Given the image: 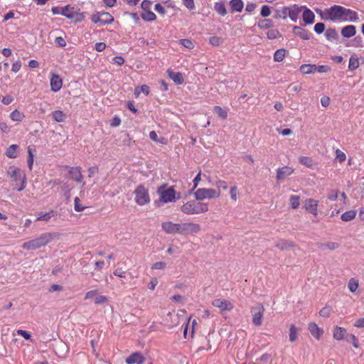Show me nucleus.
I'll return each instance as SVG.
<instances>
[{"label": "nucleus", "instance_id": "obj_53", "mask_svg": "<svg viewBox=\"0 0 364 364\" xmlns=\"http://www.w3.org/2000/svg\"><path fill=\"white\" fill-rule=\"evenodd\" d=\"M10 117L14 121H20L21 119V114L17 109H15L11 113Z\"/></svg>", "mask_w": 364, "mask_h": 364}, {"label": "nucleus", "instance_id": "obj_56", "mask_svg": "<svg viewBox=\"0 0 364 364\" xmlns=\"http://www.w3.org/2000/svg\"><path fill=\"white\" fill-rule=\"evenodd\" d=\"M331 311L330 307L322 308L319 311V315L322 317H328L330 315Z\"/></svg>", "mask_w": 364, "mask_h": 364}, {"label": "nucleus", "instance_id": "obj_13", "mask_svg": "<svg viewBox=\"0 0 364 364\" xmlns=\"http://www.w3.org/2000/svg\"><path fill=\"white\" fill-rule=\"evenodd\" d=\"M145 358L139 352H134L126 358L127 364H143Z\"/></svg>", "mask_w": 364, "mask_h": 364}, {"label": "nucleus", "instance_id": "obj_47", "mask_svg": "<svg viewBox=\"0 0 364 364\" xmlns=\"http://www.w3.org/2000/svg\"><path fill=\"white\" fill-rule=\"evenodd\" d=\"M141 92H144L146 95H148L149 93V86L144 85L141 86L140 87L136 88L134 94L137 97Z\"/></svg>", "mask_w": 364, "mask_h": 364}, {"label": "nucleus", "instance_id": "obj_48", "mask_svg": "<svg viewBox=\"0 0 364 364\" xmlns=\"http://www.w3.org/2000/svg\"><path fill=\"white\" fill-rule=\"evenodd\" d=\"M267 36L269 39L273 40L279 38L280 34L278 30L272 29L267 31Z\"/></svg>", "mask_w": 364, "mask_h": 364}, {"label": "nucleus", "instance_id": "obj_16", "mask_svg": "<svg viewBox=\"0 0 364 364\" xmlns=\"http://www.w3.org/2000/svg\"><path fill=\"white\" fill-rule=\"evenodd\" d=\"M69 168V174L71 178L78 183L82 181V175L80 171V167H68Z\"/></svg>", "mask_w": 364, "mask_h": 364}, {"label": "nucleus", "instance_id": "obj_57", "mask_svg": "<svg viewBox=\"0 0 364 364\" xmlns=\"http://www.w3.org/2000/svg\"><path fill=\"white\" fill-rule=\"evenodd\" d=\"M79 202H80L79 198L75 197V207L74 208H75V210L77 211V212L82 211V210H83L85 208V207L82 205H80Z\"/></svg>", "mask_w": 364, "mask_h": 364}, {"label": "nucleus", "instance_id": "obj_49", "mask_svg": "<svg viewBox=\"0 0 364 364\" xmlns=\"http://www.w3.org/2000/svg\"><path fill=\"white\" fill-rule=\"evenodd\" d=\"M209 42L214 46H218L222 43L223 40L218 36H212L210 38Z\"/></svg>", "mask_w": 364, "mask_h": 364}, {"label": "nucleus", "instance_id": "obj_25", "mask_svg": "<svg viewBox=\"0 0 364 364\" xmlns=\"http://www.w3.org/2000/svg\"><path fill=\"white\" fill-rule=\"evenodd\" d=\"M315 18V15L309 9H306V10L303 13V20L306 24H311L314 23Z\"/></svg>", "mask_w": 364, "mask_h": 364}, {"label": "nucleus", "instance_id": "obj_9", "mask_svg": "<svg viewBox=\"0 0 364 364\" xmlns=\"http://www.w3.org/2000/svg\"><path fill=\"white\" fill-rule=\"evenodd\" d=\"M61 14L69 19H75L76 21H80L82 19V16L77 13L73 7L66 6L61 9Z\"/></svg>", "mask_w": 364, "mask_h": 364}, {"label": "nucleus", "instance_id": "obj_27", "mask_svg": "<svg viewBox=\"0 0 364 364\" xmlns=\"http://www.w3.org/2000/svg\"><path fill=\"white\" fill-rule=\"evenodd\" d=\"M230 5L232 11L240 12L242 11L244 4L242 0H231Z\"/></svg>", "mask_w": 364, "mask_h": 364}, {"label": "nucleus", "instance_id": "obj_18", "mask_svg": "<svg viewBox=\"0 0 364 364\" xmlns=\"http://www.w3.org/2000/svg\"><path fill=\"white\" fill-rule=\"evenodd\" d=\"M275 246L281 250H288L294 247L295 244L289 240H279L275 242Z\"/></svg>", "mask_w": 364, "mask_h": 364}, {"label": "nucleus", "instance_id": "obj_37", "mask_svg": "<svg viewBox=\"0 0 364 364\" xmlns=\"http://www.w3.org/2000/svg\"><path fill=\"white\" fill-rule=\"evenodd\" d=\"M6 155L11 159L16 158L17 156V146L14 144L10 146L6 151Z\"/></svg>", "mask_w": 364, "mask_h": 364}, {"label": "nucleus", "instance_id": "obj_41", "mask_svg": "<svg viewBox=\"0 0 364 364\" xmlns=\"http://www.w3.org/2000/svg\"><path fill=\"white\" fill-rule=\"evenodd\" d=\"M300 197L298 196H291L289 198V204L291 208L296 209L300 205Z\"/></svg>", "mask_w": 364, "mask_h": 364}, {"label": "nucleus", "instance_id": "obj_17", "mask_svg": "<svg viewBox=\"0 0 364 364\" xmlns=\"http://www.w3.org/2000/svg\"><path fill=\"white\" fill-rule=\"evenodd\" d=\"M293 172L294 169L291 167L284 166L281 168H279L277 171V179L278 181H282L287 176L291 175Z\"/></svg>", "mask_w": 364, "mask_h": 364}, {"label": "nucleus", "instance_id": "obj_15", "mask_svg": "<svg viewBox=\"0 0 364 364\" xmlns=\"http://www.w3.org/2000/svg\"><path fill=\"white\" fill-rule=\"evenodd\" d=\"M308 329L311 334L317 340H319L323 333V329L319 328L317 324L314 322L309 324Z\"/></svg>", "mask_w": 364, "mask_h": 364}, {"label": "nucleus", "instance_id": "obj_38", "mask_svg": "<svg viewBox=\"0 0 364 364\" xmlns=\"http://www.w3.org/2000/svg\"><path fill=\"white\" fill-rule=\"evenodd\" d=\"M359 66V60L357 57L352 55L349 60L348 68L350 70L357 69Z\"/></svg>", "mask_w": 364, "mask_h": 364}, {"label": "nucleus", "instance_id": "obj_12", "mask_svg": "<svg viewBox=\"0 0 364 364\" xmlns=\"http://www.w3.org/2000/svg\"><path fill=\"white\" fill-rule=\"evenodd\" d=\"M212 304L218 308L220 311H231L233 309V304L225 299H215L213 301Z\"/></svg>", "mask_w": 364, "mask_h": 364}, {"label": "nucleus", "instance_id": "obj_64", "mask_svg": "<svg viewBox=\"0 0 364 364\" xmlns=\"http://www.w3.org/2000/svg\"><path fill=\"white\" fill-rule=\"evenodd\" d=\"M14 100V98L10 95H6L1 99V102L6 105L11 104Z\"/></svg>", "mask_w": 364, "mask_h": 364}, {"label": "nucleus", "instance_id": "obj_28", "mask_svg": "<svg viewBox=\"0 0 364 364\" xmlns=\"http://www.w3.org/2000/svg\"><path fill=\"white\" fill-rule=\"evenodd\" d=\"M100 19L102 25L109 24L114 21L113 16L109 13L107 12L100 13Z\"/></svg>", "mask_w": 364, "mask_h": 364}, {"label": "nucleus", "instance_id": "obj_39", "mask_svg": "<svg viewBox=\"0 0 364 364\" xmlns=\"http://www.w3.org/2000/svg\"><path fill=\"white\" fill-rule=\"evenodd\" d=\"M273 26V21L271 19H263L259 21L258 27L262 29H268Z\"/></svg>", "mask_w": 364, "mask_h": 364}, {"label": "nucleus", "instance_id": "obj_10", "mask_svg": "<svg viewBox=\"0 0 364 364\" xmlns=\"http://www.w3.org/2000/svg\"><path fill=\"white\" fill-rule=\"evenodd\" d=\"M59 233L58 232H45L41 234L36 239L39 242L41 247H43L53 240L59 239Z\"/></svg>", "mask_w": 364, "mask_h": 364}, {"label": "nucleus", "instance_id": "obj_11", "mask_svg": "<svg viewBox=\"0 0 364 364\" xmlns=\"http://www.w3.org/2000/svg\"><path fill=\"white\" fill-rule=\"evenodd\" d=\"M162 230L168 234H181V223H173L171 221L161 224Z\"/></svg>", "mask_w": 364, "mask_h": 364}, {"label": "nucleus", "instance_id": "obj_33", "mask_svg": "<svg viewBox=\"0 0 364 364\" xmlns=\"http://www.w3.org/2000/svg\"><path fill=\"white\" fill-rule=\"evenodd\" d=\"M346 333V330L345 328L336 326L333 331V338L336 340H341L343 338Z\"/></svg>", "mask_w": 364, "mask_h": 364}, {"label": "nucleus", "instance_id": "obj_60", "mask_svg": "<svg viewBox=\"0 0 364 364\" xmlns=\"http://www.w3.org/2000/svg\"><path fill=\"white\" fill-rule=\"evenodd\" d=\"M166 267V263L164 262H156L154 263L152 267H151V269H163Z\"/></svg>", "mask_w": 364, "mask_h": 364}, {"label": "nucleus", "instance_id": "obj_3", "mask_svg": "<svg viewBox=\"0 0 364 364\" xmlns=\"http://www.w3.org/2000/svg\"><path fill=\"white\" fill-rule=\"evenodd\" d=\"M134 200L139 205H144L150 203L148 190L143 185H139L134 191Z\"/></svg>", "mask_w": 364, "mask_h": 364}, {"label": "nucleus", "instance_id": "obj_34", "mask_svg": "<svg viewBox=\"0 0 364 364\" xmlns=\"http://www.w3.org/2000/svg\"><path fill=\"white\" fill-rule=\"evenodd\" d=\"M356 216V212L355 210H350L348 211L345 212L341 215V219L343 221L348 222L352 220H353Z\"/></svg>", "mask_w": 364, "mask_h": 364}, {"label": "nucleus", "instance_id": "obj_61", "mask_svg": "<svg viewBox=\"0 0 364 364\" xmlns=\"http://www.w3.org/2000/svg\"><path fill=\"white\" fill-rule=\"evenodd\" d=\"M107 301V298L105 296H98L95 299V303L96 304H104Z\"/></svg>", "mask_w": 364, "mask_h": 364}, {"label": "nucleus", "instance_id": "obj_50", "mask_svg": "<svg viewBox=\"0 0 364 364\" xmlns=\"http://www.w3.org/2000/svg\"><path fill=\"white\" fill-rule=\"evenodd\" d=\"M299 162L307 167H310L312 165V159L307 156H301L299 159Z\"/></svg>", "mask_w": 364, "mask_h": 364}, {"label": "nucleus", "instance_id": "obj_14", "mask_svg": "<svg viewBox=\"0 0 364 364\" xmlns=\"http://www.w3.org/2000/svg\"><path fill=\"white\" fill-rule=\"evenodd\" d=\"M317 207H318V201L309 198L305 200L304 208L306 211L311 213L314 215H317Z\"/></svg>", "mask_w": 364, "mask_h": 364}, {"label": "nucleus", "instance_id": "obj_29", "mask_svg": "<svg viewBox=\"0 0 364 364\" xmlns=\"http://www.w3.org/2000/svg\"><path fill=\"white\" fill-rule=\"evenodd\" d=\"M214 9L218 14H220L223 16H224L227 14V10H226L225 6L224 3L222 1L215 2V5H214Z\"/></svg>", "mask_w": 364, "mask_h": 364}, {"label": "nucleus", "instance_id": "obj_21", "mask_svg": "<svg viewBox=\"0 0 364 364\" xmlns=\"http://www.w3.org/2000/svg\"><path fill=\"white\" fill-rule=\"evenodd\" d=\"M341 35L344 38H349L353 37V36H354L355 35V33H356V28L353 25H348V26H346L343 27L341 29Z\"/></svg>", "mask_w": 364, "mask_h": 364}, {"label": "nucleus", "instance_id": "obj_30", "mask_svg": "<svg viewBox=\"0 0 364 364\" xmlns=\"http://www.w3.org/2000/svg\"><path fill=\"white\" fill-rule=\"evenodd\" d=\"M40 247H41V246L36 238L31 240L27 242H24V249L36 250Z\"/></svg>", "mask_w": 364, "mask_h": 364}, {"label": "nucleus", "instance_id": "obj_6", "mask_svg": "<svg viewBox=\"0 0 364 364\" xmlns=\"http://www.w3.org/2000/svg\"><path fill=\"white\" fill-rule=\"evenodd\" d=\"M7 176L11 181L16 182V185H19L16 189L18 191L23 190V180L21 179V170L14 166H10L7 171Z\"/></svg>", "mask_w": 364, "mask_h": 364}, {"label": "nucleus", "instance_id": "obj_4", "mask_svg": "<svg viewBox=\"0 0 364 364\" xmlns=\"http://www.w3.org/2000/svg\"><path fill=\"white\" fill-rule=\"evenodd\" d=\"M220 191L212 188H199L195 192V197L198 200L218 198Z\"/></svg>", "mask_w": 364, "mask_h": 364}, {"label": "nucleus", "instance_id": "obj_24", "mask_svg": "<svg viewBox=\"0 0 364 364\" xmlns=\"http://www.w3.org/2000/svg\"><path fill=\"white\" fill-rule=\"evenodd\" d=\"M168 74L169 77L171 80H173V82L177 85H181L184 81L183 75L181 73H178V72L176 73V72L168 70Z\"/></svg>", "mask_w": 364, "mask_h": 364}, {"label": "nucleus", "instance_id": "obj_20", "mask_svg": "<svg viewBox=\"0 0 364 364\" xmlns=\"http://www.w3.org/2000/svg\"><path fill=\"white\" fill-rule=\"evenodd\" d=\"M63 82L61 78L58 75H53L50 79L51 90L58 92L62 87Z\"/></svg>", "mask_w": 364, "mask_h": 364}, {"label": "nucleus", "instance_id": "obj_42", "mask_svg": "<svg viewBox=\"0 0 364 364\" xmlns=\"http://www.w3.org/2000/svg\"><path fill=\"white\" fill-rule=\"evenodd\" d=\"M214 112L218 114V116L221 118L222 119H225L228 117V113L227 112L223 109L220 106H215L214 107Z\"/></svg>", "mask_w": 364, "mask_h": 364}, {"label": "nucleus", "instance_id": "obj_36", "mask_svg": "<svg viewBox=\"0 0 364 364\" xmlns=\"http://www.w3.org/2000/svg\"><path fill=\"white\" fill-rule=\"evenodd\" d=\"M325 36L328 40H337L338 38V32L335 28H328L326 31Z\"/></svg>", "mask_w": 364, "mask_h": 364}, {"label": "nucleus", "instance_id": "obj_45", "mask_svg": "<svg viewBox=\"0 0 364 364\" xmlns=\"http://www.w3.org/2000/svg\"><path fill=\"white\" fill-rule=\"evenodd\" d=\"M53 215H54L53 211H50V212H48V213H46L44 214L39 215L38 217L36 218V221L43 220V221L48 222L50 220V219Z\"/></svg>", "mask_w": 364, "mask_h": 364}, {"label": "nucleus", "instance_id": "obj_54", "mask_svg": "<svg viewBox=\"0 0 364 364\" xmlns=\"http://www.w3.org/2000/svg\"><path fill=\"white\" fill-rule=\"evenodd\" d=\"M183 4L189 10L195 9L194 0H183Z\"/></svg>", "mask_w": 364, "mask_h": 364}, {"label": "nucleus", "instance_id": "obj_31", "mask_svg": "<svg viewBox=\"0 0 364 364\" xmlns=\"http://www.w3.org/2000/svg\"><path fill=\"white\" fill-rule=\"evenodd\" d=\"M300 70L304 74H311L316 72V65L304 64L300 67Z\"/></svg>", "mask_w": 364, "mask_h": 364}, {"label": "nucleus", "instance_id": "obj_52", "mask_svg": "<svg viewBox=\"0 0 364 364\" xmlns=\"http://www.w3.org/2000/svg\"><path fill=\"white\" fill-rule=\"evenodd\" d=\"M325 30V25L323 23H317L314 26V31L316 33L321 34Z\"/></svg>", "mask_w": 364, "mask_h": 364}, {"label": "nucleus", "instance_id": "obj_32", "mask_svg": "<svg viewBox=\"0 0 364 364\" xmlns=\"http://www.w3.org/2000/svg\"><path fill=\"white\" fill-rule=\"evenodd\" d=\"M289 7L284 6L281 9H277L275 11L274 18L285 19L288 16Z\"/></svg>", "mask_w": 364, "mask_h": 364}, {"label": "nucleus", "instance_id": "obj_63", "mask_svg": "<svg viewBox=\"0 0 364 364\" xmlns=\"http://www.w3.org/2000/svg\"><path fill=\"white\" fill-rule=\"evenodd\" d=\"M324 246L328 250H334L338 247L339 245L336 242H330L325 244Z\"/></svg>", "mask_w": 364, "mask_h": 364}, {"label": "nucleus", "instance_id": "obj_2", "mask_svg": "<svg viewBox=\"0 0 364 364\" xmlns=\"http://www.w3.org/2000/svg\"><path fill=\"white\" fill-rule=\"evenodd\" d=\"M344 7L334 5L323 14H321V18L323 20L335 21L343 16Z\"/></svg>", "mask_w": 364, "mask_h": 364}, {"label": "nucleus", "instance_id": "obj_40", "mask_svg": "<svg viewBox=\"0 0 364 364\" xmlns=\"http://www.w3.org/2000/svg\"><path fill=\"white\" fill-rule=\"evenodd\" d=\"M286 55L285 49H279L277 50L274 55V60L276 62H281L283 60L284 56Z\"/></svg>", "mask_w": 364, "mask_h": 364}, {"label": "nucleus", "instance_id": "obj_59", "mask_svg": "<svg viewBox=\"0 0 364 364\" xmlns=\"http://www.w3.org/2000/svg\"><path fill=\"white\" fill-rule=\"evenodd\" d=\"M330 70V68L328 65H316V72L323 73H327Z\"/></svg>", "mask_w": 364, "mask_h": 364}, {"label": "nucleus", "instance_id": "obj_62", "mask_svg": "<svg viewBox=\"0 0 364 364\" xmlns=\"http://www.w3.org/2000/svg\"><path fill=\"white\" fill-rule=\"evenodd\" d=\"M97 294V290L89 291L86 293L85 299H93V298L95 299Z\"/></svg>", "mask_w": 364, "mask_h": 364}, {"label": "nucleus", "instance_id": "obj_1", "mask_svg": "<svg viewBox=\"0 0 364 364\" xmlns=\"http://www.w3.org/2000/svg\"><path fill=\"white\" fill-rule=\"evenodd\" d=\"M181 210L187 215L200 214L207 212L208 206L205 203L189 201L185 203Z\"/></svg>", "mask_w": 364, "mask_h": 364}, {"label": "nucleus", "instance_id": "obj_44", "mask_svg": "<svg viewBox=\"0 0 364 364\" xmlns=\"http://www.w3.org/2000/svg\"><path fill=\"white\" fill-rule=\"evenodd\" d=\"M297 338V329L296 328V326L292 324L290 326V328H289V341L291 342H294L296 340Z\"/></svg>", "mask_w": 364, "mask_h": 364}, {"label": "nucleus", "instance_id": "obj_51", "mask_svg": "<svg viewBox=\"0 0 364 364\" xmlns=\"http://www.w3.org/2000/svg\"><path fill=\"white\" fill-rule=\"evenodd\" d=\"M336 159L338 160V161L341 163L343 162L346 159V156L345 153H343L340 149H337L336 151Z\"/></svg>", "mask_w": 364, "mask_h": 364}, {"label": "nucleus", "instance_id": "obj_8", "mask_svg": "<svg viewBox=\"0 0 364 364\" xmlns=\"http://www.w3.org/2000/svg\"><path fill=\"white\" fill-rule=\"evenodd\" d=\"M200 230V225L193 223H181V235L197 233Z\"/></svg>", "mask_w": 364, "mask_h": 364}, {"label": "nucleus", "instance_id": "obj_55", "mask_svg": "<svg viewBox=\"0 0 364 364\" xmlns=\"http://www.w3.org/2000/svg\"><path fill=\"white\" fill-rule=\"evenodd\" d=\"M270 14H271V11H270L269 6L267 5H264L261 9V15L263 17H267L270 15Z\"/></svg>", "mask_w": 364, "mask_h": 364}, {"label": "nucleus", "instance_id": "obj_22", "mask_svg": "<svg viewBox=\"0 0 364 364\" xmlns=\"http://www.w3.org/2000/svg\"><path fill=\"white\" fill-rule=\"evenodd\" d=\"M301 11V7H299L296 5L289 7L288 16L291 21L296 22L298 19L299 15Z\"/></svg>", "mask_w": 364, "mask_h": 364}, {"label": "nucleus", "instance_id": "obj_46", "mask_svg": "<svg viewBox=\"0 0 364 364\" xmlns=\"http://www.w3.org/2000/svg\"><path fill=\"white\" fill-rule=\"evenodd\" d=\"M141 17L144 21H154L156 18L155 14L150 11H148L142 14Z\"/></svg>", "mask_w": 364, "mask_h": 364}, {"label": "nucleus", "instance_id": "obj_5", "mask_svg": "<svg viewBox=\"0 0 364 364\" xmlns=\"http://www.w3.org/2000/svg\"><path fill=\"white\" fill-rule=\"evenodd\" d=\"M157 193L160 196V200L164 203L172 202L175 199V191L173 187L166 188V185L159 187Z\"/></svg>", "mask_w": 364, "mask_h": 364}, {"label": "nucleus", "instance_id": "obj_58", "mask_svg": "<svg viewBox=\"0 0 364 364\" xmlns=\"http://www.w3.org/2000/svg\"><path fill=\"white\" fill-rule=\"evenodd\" d=\"M180 41L181 44L187 48L192 49L193 48V43L188 39H181Z\"/></svg>", "mask_w": 364, "mask_h": 364}, {"label": "nucleus", "instance_id": "obj_26", "mask_svg": "<svg viewBox=\"0 0 364 364\" xmlns=\"http://www.w3.org/2000/svg\"><path fill=\"white\" fill-rule=\"evenodd\" d=\"M52 119L57 122H63L66 119L65 114L61 110H55L51 113Z\"/></svg>", "mask_w": 364, "mask_h": 364}, {"label": "nucleus", "instance_id": "obj_7", "mask_svg": "<svg viewBox=\"0 0 364 364\" xmlns=\"http://www.w3.org/2000/svg\"><path fill=\"white\" fill-rule=\"evenodd\" d=\"M264 311V306L261 304H258L252 308V323L255 326H260L262 324Z\"/></svg>", "mask_w": 364, "mask_h": 364}, {"label": "nucleus", "instance_id": "obj_43", "mask_svg": "<svg viewBox=\"0 0 364 364\" xmlns=\"http://www.w3.org/2000/svg\"><path fill=\"white\" fill-rule=\"evenodd\" d=\"M358 280L354 278H352L349 280L348 287L351 292H355L358 288Z\"/></svg>", "mask_w": 364, "mask_h": 364}, {"label": "nucleus", "instance_id": "obj_19", "mask_svg": "<svg viewBox=\"0 0 364 364\" xmlns=\"http://www.w3.org/2000/svg\"><path fill=\"white\" fill-rule=\"evenodd\" d=\"M293 33L304 40L310 39L311 35L308 31L296 26L293 27Z\"/></svg>", "mask_w": 364, "mask_h": 364}, {"label": "nucleus", "instance_id": "obj_35", "mask_svg": "<svg viewBox=\"0 0 364 364\" xmlns=\"http://www.w3.org/2000/svg\"><path fill=\"white\" fill-rule=\"evenodd\" d=\"M36 152V149L31 146L28 147V159L27 164L28 166L30 169H31L33 164V156L34 153Z\"/></svg>", "mask_w": 364, "mask_h": 364}, {"label": "nucleus", "instance_id": "obj_23", "mask_svg": "<svg viewBox=\"0 0 364 364\" xmlns=\"http://www.w3.org/2000/svg\"><path fill=\"white\" fill-rule=\"evenodd\" d=\"M343 16L345 21H356L358 19V14L355 11L344 7Z\"/></svg>", "mask_w": 364, "mask_h": 364}]
</instances>
